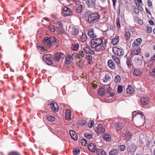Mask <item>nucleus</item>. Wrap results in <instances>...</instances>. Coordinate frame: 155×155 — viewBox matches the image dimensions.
I'll return each instance as SVG.
<instances>
[{
    "instance_id": "obj_1",
    "label": "nucleus",
    "mask_w": 155,
    "mask_h": 155,
    "mask_svg": "<svg viewBox=\"0 0 155 155\" xmlns=\"http://www.w3.org/2000/svg\"><path fill=\"white\" fill-rule=\"evenodd\" d=\"M92 48H94L97 51H102L104 49L105 46L103 45L102 38H98L92 39L91 41Z\"/></svg>"
},
{
    "instance_id": "obj_2",
    "label": "nucleus",
    "mask_w": 155,
    "mask_h": 155,
    "mask_svg": "<svg viewBox=\"0 0 155 155\" xmlns=\"http://www.w3.org/2000/svg\"><path fill=\"white\" fill-rule=\"evenodd\" d=\"M99 18V15L97 13H94L89 15L88 21L90 23H93L97 22Z\"/></svg>"
},
{
    "instance_id": "obj_3",
    "label": "nucleus",
    "mask_w": 155,
    "mask_h": 155,
    "mask_svg": "<svg viewBox=\"0 0 155 155\" xmlns=\"http://www.w3.org/2000/svg\"><path fill=\"white\" fill-rule=\"evenodd\" d=\"M143 114L142 112H137L136 114H133V120L137 122H140L143 119Z\"/></svg>"
},
{
    "instance_id": "obj_4",
    "label": "nucleus",
    "mask_w": 155,
    "mask_h": 155,
    "mask_svg": "<svg viewBox=\"0 0 155 155\" xmlns=\"http://www.w3.org/2000/svg\"><path fill=\"white\" fill-rule=\"evenodd\" d=\"M62 12L63 15L65 16H70L73 15V13L72 10L67 6L64 8Z\"/></svg>"
},
{
    "instance_id": "obj_5",
    "label": "nucleus",
    "mask_w": 155,
    "mask_h": 155,
    "mask_svg": "<svg viewBox=\"0 0 155 155\" xmlns=\"http://www.w3.org/2000/svg\"><path fill=\"white\" fill-rule=\"evenodd\" d=\"M75 4L76 11L78 13H80L82 10L83 3L79 1H76L75 2Z\"/></svg>"
},
{
    "instance_id": "obj_6",
    "label": "nucleus",
    "mask_w": 155,
    "mask_h": 155,
    "mask_svg": "<svg viewBox=\"0 0 155 155\" xmlns=\"http://www.w3.org/2000/svg\"><path fill=\"white\" fill-rule=\"evenodd\" d=\"M113 51L115 55L118 56L123 55L124 54V51L123 50L117 47L113 48Z\"/></svg>"
},
{
    "instance_id": "obj_7",
    "label": "nucleus",
    "mask_w": 155,
    "mask_h": 155,
    "mask_svg": "<svg viewBox=\"0 0 155 155\" xmlns=\"http://www.w3.org/2000/svg\"><path fill=\"white\" fill-rule=\"evenodd\" d=\"M51 55L50 54H46L43 56V59L47 64L50 65L52 63L51 60Z\"/></svg>"
},
{
    "instance_id": "obj_8",
    "label": "nucleus",
    "mask_w": 155,
    "mask_h": 155,
    "mask_svg": "<svg viewBox=\"0 0 155 155\" xmlns=\"http://www.w3.org/2000/svg\"><path fill=\"white\" fill-rule=\"evenodd\" d=\"M95 131L97 133H103L105 131V129L101 124L98 125L94 129Z\"/></svg>"
},
{
    "instance_id": "obj_9",
    "label": "nucleus",
    "mask_w": 155,
    "mask_h": 155,
    "mask_svg": "<svg viewBox=\"0 0 155 155\" xmlns=\"http://www.w3.org/2000/svg\"><path fill=\"white\" fill-rule=\"evenodd\" d=\"M64 57V54L62 53H58L55 54L54 56V60L58 62L63 59Z\"/></svg>"
},
{
    "instance_id": "obj_10",
    "label": "nucleus",
    "mask_w": 155,
    "mask_h": 155,
    "mask_svg": "<svg viewBox=\"0 0 155 155\" xmlns=\"http://www.w3.org/2000/svg\"><path fill=\"white\" fill-rule=\"evenodd\" d=\"M50 106L52 110L54 112L58 111V106L57 104L53 102H51L50 103Z\"/></svg>"
},
{
    "instance_id": "obj_11",
    "label": "nucleus",
    "mask_w": 155,
    "mask_h": 155,
    "mask_svg": "<svg viewBox=\"0 0 155 155\" xmlns=\"http://www.w3.org/2000/svg\"><path fill=\"white\" fill-rule=\"evenodd\" d=\"M89 8H92L95 6L96 0H85Z\"/></svg>"
},
{
    "instance_id": "obj_12",
    "label": "nucleus",
    "mask_w": 155,
    "mask_h": 155,
    "mask_svg": "<svg viewBox=\"0 0 155 155\" xmlns=\"http://www.w3.org/2000/svg\"><path fill=\"white\" fill-rule=\"evenodd\" d=\"M69 30L71 34L74 36L77 35L79 32L78 29L75 27L70 28Z\"/></svg>"
},
{
    "instance_id": "obj_13",
    "label": "nucleus",
    "mask_w": 155,
    "mask_h": 155,
    "mask_svg": "<svg viewBox=\"0 0 155 155\" xmlns=\"http://www.w3.org/2000/svg\"><path fill=\"white\" fill-rule=\"evenodd\" d=\"M83 49L85 52L87 54H94V52L93 50H91L88 46L85 45L84 46Z\"/></svg>"
},
{
    "instance_id": "obj_14",
    "label": "nucleus",
    "mask_w": 155,
    "mask_h": 155,
    "mask_svg": "<svg viewBox=\"0 0 155 155\" xmlns=\"http://www.w3.org/2000/svg\"><path fill=\"white\" fill-rule=\"evenodd\" d=\"M134 48L131 52V54L133 55H138L140 53L141 49L138 47H134Z\"/></svg>"
},
{
    "instance_id": "obj_15",
    "label": "nucleus",
    "mask_w": 155,
    "mask_h": 155,
    "mask_svg": "<svg viewBox=\"0 0 155 155\" xmlns=\"http://www.w3.org/2000/svg\"><path fill=\"white\" fill-rule=\"evenodd\" d=\"M43 43L45 45L48 47L51 45L50 38L48 37L45 38L43 40Z\"/></svg>"
},
{
    "instance_id": "obj_16",
    "label": "nucleus",
    "mask_w": 155,
    "mask_h": 155,
    "mask_svg": "<svg viewBox=\"0 0 155 155\" xmlns=\"http://www.w3.org/2000/svg\"><path fill=\"white\" fill-rule=\"evenodd\" d=\"M69 133L71 137L74 140L76 141L78 140V137L76 134L73 130H71L69 131Z\"/></svg>"
},
{
    "instance_id": "obj_17",
    "label": "nucleus",
    "mask_w": 155,
    "mask_h": 155,
    "mask_svg": "<svg viewBox=\"0 0 155 155\" xmlns=\"http://www.w3.org/2000/svg\"><path fill=\"white\" fill-rule=\"evenodd\" d=\"M88 148L91 152H94L96 150V147L94 143H91L88 145Z\"/></svg>"
},
{
    "instance_id": "obj_18",
    "label": "nucleus",
    "mask_w": 155,
    "mask_h": 155,
    "mask_svg": "<svg viewBox=\"0 0 155 155\" xmlns=\"http://www.w3.org/2000/svg\"><path fill=\"white\" fill-rule=\"evenodd\" d=\"M73 59L70 54H68L65 57V63L67 64H69L73 60Z\"/></svg>"
},
{
    "instance_id": "obj_19",
    "label": "nucleus",
    "mask_w": 155,
    "mask_h": 155,
    "mask_svg": "<svg viewBox=\"0 0 155 155\" xmlns=\"http://www.w3.org/2000/svg\"><path fill=\"white\" fill-rule=\"evenodd\" d=\"M108 65L111 69H113L115 68V64L113 60H111L108 61Z\"/></svg>"
},
{
    "instance_id": "obj_20",
    "label": "nucleus",
    "mask_w": 155,
    "mask_h": 155,
    "mask_svg": "<svg viewBox=\"0 0 155 155\" xmlns=\"http://www.w3.org/2000/svg\"><path fill=\"white\" fill-rule=\"evenodd\" d=\"M127 148L128 150L130 152H134L137 148L136 146L134 144H131L130 146H127Z\"/></svg>"
},
{
    "instance_id": "obj_21",
    "label": "nucleus",
    "mask_w": 155,
    "mask_h": 155,
    "mask_svg": "<svg viewBox=\"0 0 155 155\" xmlns=\"http://www.w3.org/2000/svg\"><path fill=\"white\" fill-rule=\"evenodd\" d=\"M141 102L143 105H146L148 103V99L147 97H143L141 98Z\"/></svg>"
},
{
    "instance_id": "obj_22",
    "label": "nucleus",
    "mask_w": 155,
    "mask_h": 155,
    "mask_svg": "<svg viewBox=\"0 0 155 155\" xmlns=\"http://www.w3.org/2000/svg\"><path fill=\"white\" fill-rule=\"evenodd\" d=\"M142 42V39L140 38L137 39L136 41L134 42L132 44L133 47H137L138 45H140Z\"/></svg>"
},
{
    "instance_id": "obj_23",
    "label": "nucleus",
    "mask_w": 155,
    "mask_h": 155,
    "mask_svg": "<svg viewBox=\"0 0 155 155\" xmlns=\"http://www.w3.org/2000/svg\"><path fill=\"white\" fill-rule=\"evenodd\" d=\"M94 30L91 29L89 30L88 31V35L91 38H95L96 35L94 32Z\"/></svg>"
},
{
    "instance_id": "obj_24",
    "label": "nucleus",
    "mask_w": 155,
    "mask_h": 155,
    "mask_svg": "<svg viewBox=\"0 0 155 155\" xmlns=\"http://www.w3.org/2000/svg\"><path fill=\"white\" fill-rule=\"evenodd\" d=\"M71 111L70 110H67L66 112V119L67 120H69L71 119Z\"/></svg>"
},
{
    "instance_id": "obj_25",
    "label": "nucleus",
    "mask_w": 155,
    "mask_h": 155,
    "mask_svg": "<svg viewBox=\"0 0 155 155\" xmlns=\"http://www.w3.org/2000/svg\"><path fill=\"white\" fill-rule=\"evenodd\" d=\"M56 27L58 30L60 31H62L63 30V26L61 21H59L56 24Z\"/></svg>"
},
{
    "instance_id": "obj_26",
    "label": "nucleus",
    "mask_w": 155,
    "mask_h": 155,
    "mask_svg": "<svg viewBox=\"0 0 155 155\" xmlns=\"http://www.w3.org/2000/svg\"><path fill=\"white\" fill-rule=\"evenodd\" d=\"M115 126L116 130L118 131L121 130L122 129V127H123V125L122 123L119 122L116 123L115 124Z\"/></svg>"
},
{
    "instance_id": "obj_27",
    "label": "nucleus",
    "mask_w": 155,
    "mask_h": 155,
    "mask_svg": "<svg viewBox=\"0 0 155 155\" xmlns=\"http://www.w3.org/2000/svg\"><path fill=\"white\" fill-rule=\"evenodd\" d=\"M126 91L127 94H133L134 93V89L131 86L129 85L126 89Z\"/></svg>"
},
{
    "instance_id": "obj_28",
    "label": "nucleus",
    "mask_w": 155,
    "mask_h": 155,
    "mask_svg": "<svg viewBox=\"0 0 155 155\" xmlns=\"http://www.w3.org/2000/svg\"><path fill=\"white\" fill-rule=\"evenodd\" d=\"M51 45H54L56 43H58V41L54 37H51L50 38Z\"/></svg>"
},
{
    "instance_id": "obj_29",
    "label": "nucleus",
    "mask_w": 155,
    "mask_h": 155,
    "mask_svg": "<svg viewBox=\"0 0 155 155\" xmlns=\"http://www.w3.org/2000/svg\"><path fill=\"white\" fill-rule=\"evenodd\" d=\"M85 55V52L84 51H81L80 52L79 54L78 55L76 54L75 55V56L76 57H78L79 58H82L84 57Z\"/></svg>"
},
{
    "instance_id": "obj_30",
    "label": "nucleus",
    "mask_w": 155,
    "mask_h": 155,
    "mask_svg": "<svg viewBox=\"0 0 155 155\" xmlns=\"http://www.w3.org/2000/svg\"><path fill=\"white\" fill-rule=\"evenodd\" d=\"M97 152L98 155H106L105 152L101 148L97 149Z\"/></svg>"
},
{
    "instance_id": "obj_31",
    "label": "nucleus",
    "mask_w": 155,
    "mask_h": 155,
    "mask_svg": "<svg viewBox=\"0 0 155 155\" xmlns=\"http://www.w3.org/2000/svg\"><path fill=\"white\" fill-rule=\"evenodd\" d=\"M76 64L77 66L80 68H82L84 66V63L82 60H80L79 62H77Z\"/></svg>"
},
{
    "instance_id": "obj_32",
    "label": "nucleus",
    "mask_w": 155,
    "mask_h": 155,
    "mask_svg": "<svg viewBox=\"0 0 155 155\" xmlns=\"http://www.w3.org/2000/svg\"><path fill=\"white\" fill-rule=\"evenodd\" d=\"M134 75L136 76H138L141 74V72L138 69H135L133 72Z\"/></svg>"
},
{
    "instance_id": "obj_33",
    "label": "nucleus",
    "mask_w": 155,
    "mask_h": 155,
    "mask_svg": "<svg viewBox=\"0 0 155 155\" xmlns=\"http://www.w3.org/2000/svg\"><path fill=\"white\" fill-rule=\"evenodd\" d=\"M119 153L118 151L117 150H113L109 153L110 155H117Z\"/></svg>"
},
{
    "instance_id": "obj_34",
    "label": "nucleus",
    "mask_w": 155,
    "mask_h": 155,
    "mask_svg": "<svg viewBox=\"0 0 155 155\" xmlns=\"http://www.w3.org/2000/svg\"><path fill=\"white\" fill-rule=\"evenodd\" d=\"M118 37H116L112 39V42L114 45H115L118 43Z\"/></svg>"
},
{
    "instance_id": "obj_35",
    "label": "nucleus",
    "mask_w": 155,
    "mask_h": 155,
    "mask_svg": "<svg viewBox=\"0 0 155 155\" xmlns=\"http://www.w3.org/2000/svg\"><path fill=\"white\" fill-rule=\"evenodd\" d=\"M104 88L101 87L98 90V94L101 96H103L104 94Z\"/></svg>"
},
{
    "instance_id": "obj_36",
    "label": "nucleus",
    "mask_w": 155,
    "mask_h": 155,
    "mask_svg": "<svg viewBox=\"0 0 155 155\" xmlns=\"http://www.w3.org/2000/svg\"><path fill=\"white\" fill-rule=\"evenodd\" d=\"M79 46V45L78 44H75L72 46L71 49L74 51H76L78 50Z\"/></svg>"
},
{
    "instance_id": "obj_37",
    "label": "nucleus",
    "mask_w": 155,
    "mask_h": 155,
    "mask_svg": "<svg viewBox=\"0 0 155 155\" xmlns=\"http://www.w3.org/2000/svg\"><path fill=\"white\" fill-rule=\"evenodd\" d=\"M103 137L104 139L106 140L107 141H109L110 140V136L108 134H104Z\"/></svg>"
},
{
    "instance_id": "obj_38",
    "label": "nucleus",
    "mask_w": 155,
    "mask_h": 155,
    "mask_svg": "<svg viewBox=\"0 0 155 155\" xmlns=\"http://www.w3.org/2000/svg\"><path fill=\"white\" fill-rule=\"evenodd\" d=\"M110 74H106L104 77V79H103L104 82H106L110 80Z\"/></svg>"
},
{
    "instance_id": "obj_39",
    "label": "nucleus",
    "mask_w": 155,
    "mask_h": 155,
    "mask_svg": "<svg viewBox=\"0 0 155 155\" xmlns=\"http://www.w3.org/2000/svg\"><path fill=\"white\" fill-rule=\"evenodd\" d=\"M131 133L128 132L126 133L125 138L127 140V141L131 139Z\"/></svg>"
},
{
    "instance_id": "obj_40",
    "label": "nucleus",
    "mask_w": 155,
    "mask_h": 155,
    "mask_svg": "<svg viewBox=\"0 0 155 155\" xmlns=\"http://www.w3.org/2000/svg\"><path fill=\"white\" fill-rule=\"evenodd\" d=\"M81 142L83 146H86L87 145V143L86 140L85 139H81Z\"/></svg>"
},
{
    "instance_id": "obj_41",
    "label": "nucleus",
    "mask_w": 155,
    "mask_h": 155,
    "mask_svg": "<svg viewBox=\"0 0 155 155\" xmlns=\"http://www.w3.org/2000/svg\"><path fill=\"white\" fill-rule=\"evenodd\" d=\"M135 61L139 65H141L142 62V60L140 58L138 57L135 59Z\"/></svg>"
},
{
    "instance_id": "obj_42",
    "label": "nucleus",
    "mask_w": 155,
    "mask_h": 155,
    "mask_svg": "<svg viewBox=\"0 0 155 155\" xmlns=\"http://www.w3.org/2000/svg\"><path fill=\"white\" fill-rule=\"evenodd\" d=\"M112 58L114 61L116 62L117 64H119L120 63V61L118 58L115 56H113Z\"/></svg>"
},
{
    "instance_id": "obj_43",
    "label": "nucleus",
    "mask_w": 155,
    "mask_h": 155,
    "mask_svg": "<svg viewBox=\"0 0 155 155\" xmlns=\"http://www.w3.org/2000/svg\"><path fill=\"white\" fill-rule=\"evenodd\" d=\"M121 81V78L119 76L117 75L116 76L115 78V82L117 83L120 82Z\"/></svg>"
},
{
    "instance_id": "obj_44",
    "label": "nucleus",
    "mask_w": 155,
    "mask_h": 155,
    "mask_svg": "<svg viewBox=\"0 0 155 155\" xmlns=\"http://www.w3.org/2000/svg\"><path fill=\"white\" fill-rule=\"evenodd\" d=\"M80 150L78 148H75L73 150V153L74 155L78 154L80 153Z\"/></svg>"
},
{
    "instance_id": "obj_45",
    "label": "nucleus",
    "mask_w": 155,
    "mask_h": 155,
    "mask_svg": "<svg viewBox=\"0 0 155 155\" xmlns=\"http://www.w3.org/2000/svg\"><path fill=\"white\" fill-rule=\"evenodd\" d=\"M94 122L93 120L89 121L88 124V127L89 128L92 127L94 126Z\"/></svg>"
},
{
    "instance_id": "obj_46",
    "label": "nucleus",
    "mask_w": 155,
    "mask_h": 155,
    "mask_svg": "<svg viewBox=\"0 0 155 155\" xmlns=\"http://www.w3.org/2000/svg\"><path fill=\"white\" fill-rule=\"evenodd\" d=\"M87 58L88 61V63L91 64L92 62V58L91 55H88L87 56Z\"/></svg>"
},
{
    "instance_id": "obj_47",
    "label": "nucleus",
    "mask_w": 155,
    "mask_h": 155,
    "mask_svg": "<svg viewBox=\"0 0 155 155\" xmlns=\"http://www.w3.org/2000/svg\"><path fill=\"white\" fill-rule=\"evenodd\" d=\"M84 136L87 139H90L92 138V136L91 135L88 134L87 133H86L84 134Z\"/></svg>"
},
{
    "instance_id": "obj_48",
    "label": "nucleus",
    "mask_w": 155,
    "mask_h": 155,
    "mask_svg": "<svg viewBox=\"0 0 155 155\" xmlns=\"http://www.w3.org/2000/svg\"><path fill=\"white\" fill-rule=\"evenodd\" d=\"M124 87L121 85H119L118 87L117 92L118 93H121L123 90Z\"/></svg>"
},
{
    "instance_id": "obj_49",
    "label": "nucleus",
    "mask_w": 155,
    "mask_h": 155,
    "mask_svg": "<svg viewBox=\"0 0 155 155\" xmlns=\"http://www.w3.org/2000/svg\"><path fill=\"white\" fill-rule=\"evenodd\" d=\"M111 88L110 87L109 89H108L107 91H106L107 93L110 94V96L111 97H113L114 96V94L112 92H111Z\"/></svg>"
},
{
    "instance_id": "obj_50",
    "label": "nucleus",
    "mask_w": 155,
    "mask_h": 155,
    "mask_svg": "<svg viewBox=\"0 0 155 155\" xmlns=\"http://www.w3.org/2000/svg\"><path fill=\"white\" fill-rule=\"evenodd\" d=\"M54 119L55 118L51 116H50L47 117V120L48 121H50L51 122L54 121Z\"/></svg>"
},
{
    "instance_id": "obj_51",
    "label": "nucleus",
    "mask_w": 155,
    "mask_h": 155,
    "mask_svg": "<svg viewBox=\"0 0 155 155\" xmlns=\"http://www.w3.org/2000/svg\"><path fill=\"white\" fill-rule=\"evenodd\" d=\"M48 26L49 28L51 31L53 32L55 31V29L53 25H48Z\"/></svg>"
},
{
    "instance_id": "obj_52",
    "label": "nucleus",
    "mask_w": 155,
    "mask_h": 155,
    "mask_svg": "<svg viewBox=\"0 0 155 155\" xmlns=\"http://www.w3.org/2000/svg\"><path fill=\"white\" fill-rule=\"evenodd\" d=\"M152 31V28L150 26H147V32L148 33H150Z\"/></svg>"
},
{
    "instance_id": "obj_53",
    "label": "nucleus",
    "mask_w": 155,
    "mask_h": 155,
    "mask_svg": "<svg viewBox=\"0 0 155 155\" xmlns=\"http://www.w3.org/2000/svg\"><path fill=\"white\" fill-rule=\"evenodd\" d=\"M130 36V34L129 32L126 31L125 37L126 38L127 40H128Z\"/></svg>"
},
{
    "instance_id": "obj_54",
    "label": "nucleus",
    "mask_w": 155,
    "mask_h": 155,
    "mask_svg": "<svg viewBox=\"0 0 155 155\" xmlns=\"http://www.w3.org/2000/svg\"><path fill=\"white\" fill-rule=\"evenodd\" d=\"M8 155H20V154L17 152H13L10 153Z\"/></svg>"
},
{
    "instance_id": "obj_55",
    "label": "nucleus",
    "mask_w": 155,
    "mask_h": 155,
    "mask_svg": "<svg viewBox=\"0 0 155 155\" xmlns=\"http://www.w3.org/2000/svg\"><path fill=\"white\" fill-rule=\"evenodd\" d=\"M110 88V86L109 85H106L104 86V91H106L108 90V89H109Z\"/></svg>"
},
{
    "instance_id": "obj_56",
    "label": "nucleus",
    "mask_w": 155,
    "mask_h": 155,
    "mask_svg": "<svg viewBox=\"0 0 155 155\" xmlns=\"http://www.w3.org/2000/svg\"><path fill=\"white\" fill-rule=\"evenodd\" d=\"M126 148V146L124 145H122L120 146V150L121 151H124Z\"/></svg>"
},
{
    "instance_id": "obj_57",
    "label": "nucleus",
    "mask_w": 155,
    "mask_h": 155,
    "mask_svg": "<svg viewBox=\"0 0 155 155\" xmlns=\"http://www.w3.org/2000/svg\"><path fill=\"white\" fill-rule=\"evenodd\" d=\"M116 24L117 28H120V23L119 20V18L117 19L116 20Z\"/></svg>"
},
{
    "instance_id": "obj_58",
    "label": "nucleus",
    "mask_w": 155,
    "mask_h": 155,
    "mask_svg": "<svg viewBox=\"0 0 155 155\" xmlns=\"http://www.w3.org/2000/svg\"><path fill=\"white\" fill-rule=\"evenodd\" d=\"M150 75L152 77H155V68L152 71Z\"/></svg>"
},
{
    "instance_id": "obj_59",
    "label": "nucleus",
    "mask_w": 155,
    "mask_h": 155,
    "mask_svg": "<svg viewBox=\"0 0 155 155\" xmlns=\"http://www.w3.org/2000/svg\"><path fill=\"white\" fill-rule=\"evenodd\" d=\"M134 12L136 13H139V10L137 8L134 7Z\"/></svg>"
},
{
    "instance_id": "obj_60",
    "label": "nucleus",
    "mask_w": 155,
    "mask_h": 155,
    "mask_svg": "<svg viewBox=\"0 0 155 155\" xmlns=\"http://www.w3.org/2000/svg\"><path fill=\"white\" fill-rule=\"evenodd\" d=\"M137 24L140 25H142L143 24V22L141 20H139L137 22Z\"/></svg>"
},
{
    "instance_id": "obj_61",
    "label": "nucleus",
    "mask_w": 155,
    "mask_h": 155,
    "mask_svg": "<svg viewBox=\"0 0 155 155\" xmlns=\"http://www.w3.org/2000/svg\"><path fill=\"white\" fill-rule=\"evenodd\" d=\"M149 22L151 25H153L154 24L153 21L151 19H149Z\"/></svg>"
},
{
    "instance_id": "obj_62",
    "label": "nucleus",
    "mask_w": 155,
    "mask_h": 155,
    "mask_svg": "<svg viewBox=\"0 0 155 155\" xmlns=\"http://www.w3.org/2000/svg\"><path fill=\"white\" fill-rule=\"evenodd\" d=\"M148 6L150 7L152 5V3L151 1L150 0H148Z\"/></svg>"
},
{
    "instance_id": "obj_63",
    "label": "nucleus",
    "mask_w": 155,
    "mask_h": 155,
    "mask_svg": "<svg viewBox=\"0 0 155 155\" xmlns=\"http://www.w3.org/2000/svg\"><path fill=\"white\" fill-rule=\"evenodd\" d=\"M91 14H92L91 13V12L90 10L87 11V12H86V15H90Z\"/></svg>"
},
{
    "instance_id": "obj_64",
    "label": "nucleus",
    "mask_w": 155,
    "mask_h": 155,
    "mask_svg": "<svg viewBox=\"0 0 155 155\" xmlns=\"http://www.w3.org/2000/svg\"><path fill=\"white\" fill-rule=\"evenodd\" d=\"M146 11L148 13V14H149V15H150L151 14V12H150V11H149L148 9L147 8H146Z\"/></svg>"
}]
</instances>
